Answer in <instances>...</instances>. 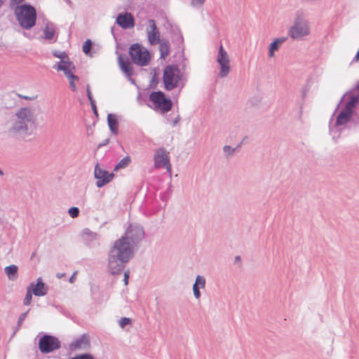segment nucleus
<instances>
[{"label":"nucleus","instance_id":"nucleus-1","mask_svg":"<svg viewBox=\"0 0 359 359\" xmlns=\"http://www.w3.org/2000/svg\"><path fill=\"white\" fill-rule=\"evenodd\" d=\"M15 116L17 119L13 121L8 132L11 134H27L29 128H32L36 121L33 110L29 107L19 109Z\"/></svg>","mask_w":359,"mask_h":359},{"label":"nucleus","instance_id":"nucleus-2","mask_svg":"<svg viewBox=\"0 0 359 359\" xmlns=\"http://www.w3.org/2000/svg\"><path fill=\"white\" fill-rule=\"evenodd\" d=\"M133 231V226L130 225L126 232V236L117 240L110 250L109 253L112 254V256L117 257V259L121 263L128 262L132 257L133 249L129 240L133 236L132 234Z\"/></svg>","mask_w":359,"mask_h":359},{"label":"nucleus","instance_id":"nucleus-3","mask_svg":"<svg viewBox=\"0 0 359 359\" xmlns=\"http://www.w3.org/2000/svg\"><path fill=\"white\" fill-rule=\"evenodd\" d=\"M311 33L309 22L302 11L296 13L293 25L288 30V35L292 39H302Z\"/></svg>","mask_w":359,"mask_h":359},{"label":"nucleus","instance_id":"nucleus-4","mask_svg":"<svg viewBox=\"0 0 359 359\" xmlns=\"http://www.w3.org/2000/svg\"><path fill=\"white\" fill-rule=\"evenodd\" d=\"M15 14L20 26L26 29H29L36 24V13L35 8L27 4L17 6Z\"/></svg>","mask_w":359,"mask_h":359},{"label":"nucleus","instance_id":"nucleus-5","mask_svg":"<svg viewBox=\"0 0 359 359\" xmlns=\"http://www.w3.org/2000/svg\"><path fill=\"white\" fill-rule=\"evenodd\" d=\"M132 62L140 67L147 66L151 60L150 52L140 43L132 44L128 50Z\"/></svg>","mask_w":359,"mask_h":359},{"label":"nucleus","instance_id":"nucleus-6","mask_svg":"<svg viewBox=\"0 0 359 359\" xmlns=\"http://www.w3.org/2000/svg\"><path fill=\"white\" fill-rule=\"evenodd\" d=\"M163 84L166 90H171L180 86L182 76L180 69L174 65L167 66L163 71Z\"/></svg>","mask_w":359,"mask_h":359},{"label":"nucleus","instance_id":"nucleus-7","mask_svg":"<svg viewBox=\"0 0 359 359\" xmlns=\"http://www.w3.org/2000/svg\"><path fill=\"white\" fill-rule=\"evenodd\" d=\"M149 100L153 104L154 109L160 113H167L172 109L171 100L166 97L161 91L152 92L149 95Z\"/></svg>","mask_w":359,"mask_h":359},{"label":"nucleus","instance_id":"nucleus-8","mask_svg":"<svg viewBox=\"0 0 359 359\" xmlns=\"http://www.w3.org/2000/svg\"><path fill=\"white\" fill-rule=\"evenodd\" d=\"M60 347V340L53 336L45 334L39 342V348L43 353L53 352Z\"/></svg>","mask_w":359,"mask_h":359},{"label":"nucleus","instance_id":"nucleus-9","mask_svg":"<svg viewBox=\"0 0 359 359\" xmlns=\"http://www.w3.org/2000/svg\"><path fill=\"white\" fill-rule=\"evenodd\" d=\"M217 62L220 66L219 75L220 77L226 76L230 72V59L229 54L221 44L217 56Z\"/></svg>","mask_w":359,"mask_h":359},{"label":"nucleus","instance_id":"nucleus-10","mask_svg":"<svg viewBox=\"0 0 359 359\" xmlns=\"http://www.w3.org/2000/svg\"><path fill=\"white\" fill-rule=\"evenodd\" d=\"M154 164L157 168H165L171 173V165L169 159V153L163 149H158L156 151L154 157Z\"/></svg>","mask_w":359,"mask_h":359},{"label":"nucleus","instance_id":"nucleus-11","mask_svg":"<svg viewBox=\"0 0 359 359\" xmlns=\"http://www.w3.org/2000/svg\"><path fill=\"white\" fill-rule=\"evenodd\" d=\"M94 174L95 177L97 180L96 182L97 187H102L108 184L114 177L113 173H109L108 172L101 169L99 167L98 163L95 165Z\"/></svg>","mask_w":359,"mask_h":359},{"label":"nucleus","instance_id":"nucleus-12","mask_svg":"<svg viewBox=\"0 0 359 359\" xmlns=\"http://www.w3.org/2000/svg\"><path fill=\"white\" fill-rule=\"evenodd\" d=\"M146 32L147 35L148 42L150 45H156L158 43L159 41L161 40L160 39V32L154 20H149L148 21V26L146 29Z\"/></svg>","mask_w":359,"mask_h":359},{"label":"nucleus","instance_id":"nucleus-13","mask_svg":"<svg viewBox=\"0 0 359 359\" xmlns=\"http://www.w3.org/2000/svg\"><path fill=\"white\" fill-rule=\"evenodd\" d=\"M116 23L123 29L133 28L135 26V20L131 13H120L116 20Z\"/></svg>","mask_w":359,"mask_h":359},{"label":"nucleus","instance_id":"nucleus-14","mask_svg":"<svg viewBox=\"0 0 359 359\" xmlns=\"http://www.w3.org/2000/svg\"><path fill=\"white\" fill-rule=\"evenodd\" d=\"M89 338L87 335H82L79 338L74 340L70 344V348L72 350L85 349L89 347Z\"/></svg>","mask_w":359,"mask_h":359},{"label":"nucleus","instance_id":"nucleus-15","mask_svg":"<svg viewBox=\"0 0 359 359\" xmlns=\"http://www.w3.org/2000/svg\"><path fill=\"white\" fill-rule=\"evenodd\" d=\"M123 264L117 259V257L112 256L109 253V269L112 274L120 272L123 269Z\"/></svg>","mask_w":359,"mask_h":359},{"label":"nucleus","instance_id":"nucleus-16","mask_svg":"<svg viewBox=\"0 0 359 359\" xmlns=\"http://www.w3.org/2000/svg\"><path fill=\"white\" fill-rule=\"evenodd\" d=\"M35 296H43L46 294L47 290L41 278H38L36 284L32 283L29 287Z\"/></svg>","mask_w":359,"mask_h":359},{"label":"nucleus","instance_id":"nucleus-17","mask_svg":"<svg viewBox=\"0 0 359 359\" xmlns=\"http://www.w3.org/2000/svg\"><path fill=\"white\" fill-rule=\"evenodd\" d=\"M118 64L121 69V70L128 76H131L133 74V67L131 65V63L124 56H119L118 57Z\"/></svg>","mask_w":359,"mask_h":359},{"label":"nucleus","instance_id":"nucleus-18","mask_svg":"<svg viewBox=\"0 0 359 359\" xmlns=\"http://www.w3.org/2000/svg\"><path fill=\"white\" fill-rule=\"evenodd\" d=\"M158 43L159 44L160 57L165 60L170 54V43L165 39H162Z\"/></svg>","mask_w":359,"mask_h":359},{"label":"nucleus","instance_id":"nucleus-19","mask_svg":"<svg viewBox=\"0 0 359 359\" xmlns=\"http://www.w3.org/2000/svg\"><path fill=\"white\" fill-rule=\"evenodd\" d=\"M58 69L62 71L67 76L74 74L75 67L71 62L62 60L58 65Z\"/></svg>","mask_w":359,"mask_h":359},{"label":"nucleus","instance_id":"nucleus-20","mask_svg":"<svg viewBox=\"0 0 359 359\" xmlns=\"http://www.w3.org/2000/svg\"><path fill=\"white\" fill-rule=\"evenodd\" d=\"M205 278L202 276H198L196 278L195 283L194 284V286H193L194 294L196 299H199V297L201 296L199 288L200 287L203 288L205 287Z\"/></svg>","mask_w":359,"mask_h":359},{"label":"nucleus","instance_id":"nucleus-21","mask_svg":"<svg viewBox=\"0 0 359 359\" xmlns=\"http://www.w3.org/2000/svg\"><path fill=\"white\" fill-rule=\"evenodd\" d=\"M352 114V111H348L346 109H344L339 114L337 118V125H343L348 121Z\"/></svg>","mask_w":359,"mask_h":359},{"label":"nucleus","instance_id":"nucleus-22","mask_svg":"<svg viewBox=\"0 0 359 359\" xmlns=\"http://www.w3.org/2000/svg\"><path fill=\"white\" fill-rule=\"evenodd\" d=\"M286 40V38L282 39H276L269 46V55L270 57L274 56V52L277 50L279 46Z\"/></svg>","mask_w":359,"mask_h":359},{"label":"nucleus","instance_id":"nucleus-23","mask_svg":"<svg viewBox=\"0 0 359 359\" xmlns=\"http://www.w3.org/2000/svg\"><path fill=\"white\" fill-rule=\"evenodd\" d=\"M107 121L108 125L114 134H116L118 133V122L116 118V116L113 114H109L107 116Z\"/></svg>","mask_w":359,"mask_h":359},{"label":"nucleus","instance_id":"nucleus-24","mask_svg":"<svg viewBox=\"0 0 359 359\" xmlns=\"http://www.w3.org/2000/svg\"><path fill=\"white\" fill-rule=\"evenodd\" d=\"M5 273L11 280H14L17 277L18 266L15 265H10L5 268Z\"/></svg>","mask_w":359,"mask_h":359},{"label":"nucleus","instance_id":"nucleus-25","mask_svg":"<svg viewBox=\"0 0 359 359\" xmlns=\"http://www.w3.org/2000/svg\"><path fill=\"white\" fill-rule=\"evenodd\" d=\"M359 102L358 96H352L350 100L346 104L345 109L353 112V109L356 106Z\"/></svg>","mask_w":359,"mask_h":359},{"label":"nucleus","instance_id":"nucleus-26","mask_svg":"<svg viewBox=\"0 0 359 359\" xmlns=\"http://www.w3.org/2000/svg\"><path fill=\"white\" fill-rule=\"evenodd\" d=\"M359 102L358 96H352L350 100L346 104L345 109L353 112V109L356 106Z\"/></svg>","mask_w":359,"mask_h":359},{"label":"nucleus","instance_id":"nucleus-27","mask_svg":"<svg viewBox=\"0 0 359 359\" xmlns=\"http://www.w3.org/2000/svg\"><path fill=\"white\" fill-rule=\"evenodd\" d=\"M130 158L128 156H126L118 162V163L115 166L114 170H116L118 169L125 168L130 163Z\"/></svg>","mask_w":359,"mask_h":359},{"label":"nucleus","instance_id":"nucleus-28","mask_svg":"<svg viewBox=\"0 0 359 359\" xmlns=\"http://www.w3.org/2000/svg\"><path fill=\"white\" fill-rule=\"evenodd\" d=\"M69 79L70 87L73 91H76V83L79 81V78L74 74L67 76Z\"/></svg>","mask_w":359,"mask_h":359},{"label":"nucleus","instance_id":"nucleus-29","mask_svg":"<svg viewBox=\"0 0 359 359\" xmlns=\"http://www.w3.org/2000/svg\"><path fill=\"white\" fill-rule=\"evenodd\" d=\"M44 36L46 39H52L55 35V31L53 28L46 27L43 30Z\"/></svg>","mask_w":359,"mask_h":359},{"label":"nucleus","instance_id":"nucleus-30","mask_svg":"<svg viewBox=\"0 0 359 359\" xmlns=\"http://www.w3.org/2000/svg\"><path fill=\"white\" fill-rule=\"evenodd\" d=\"M32 299V292L27 287V293L24 299V304L28 306L31 304Z\"/></svg>","mask_w":359,"mask_h":359},{"label":"nucleus","instance_id":"nucleus-31","mask_svg":"<svg viewBox=\"0 0 359 359\" xmlns=\"http://www.w3.org/2000/svg\"><path fill=\"white\" fill-rule=\"evenodd\" d=\"M91 46H92V43H91V41L90 39H87L83 45V51L86 53V54H88L89 53L90 49H91Z\"/></svg>","mask_w":359,"mask_h":359},{"label":"nucleus","instance_id":"nucleus-32","mask_svg":"<svg viewBox=\"0 0 359 359\" xmlns=\"http://www.w3.org/2000/svg\"><path fill=\"white\" fill-rule=\"evenodd\" d=\"M69 214L72 218L77 217L79 214V210L76 207H72L69 209Z\"/></svg>","mask_w":359,"mask_h":359},{"label":"nucleus","instance_id":"nucleus-33","mask_svg":"<svg viewBox=\"0 0 359 359\" xmlns=\"http://www.w3.org/2000/svg\"><path fill=\"white\" fill-rule=\"evenodd\" d=\"M71 359H94V358L91 354H81L77 355Z\"/></svg>","mask_w":359,"mask_h":359},{"label":"nucleus","instance_id":"nucleus-34","mask_svg":"<svg viewBox=\"0 0 359 359\" xmlns=\"http://www.w3.org/2000/svg\"><path fill=\"white\" fill-rule=\"evenodd\" d=\"M205 0H191V5L194 7H201Z\"/></svg>","mask_w":359,"mask_h":359},{"label":"nucleus","instance_id":"nucleus-35","mask_svg":"<svg viewBox=\"0 0 359 359\" xmlns=\"http://www.w3.org/2000/svg\"><path fill=\"white\" fill-rule=\"evenodd\" d=\"M131 320L128 318H122L119 321V325L121 327H124L126 325L130 324Z\"/></svg>","mask_w":359,"mask_h":359},{"label":"nucleus","instance_id":"nucleus-36","mask_svg":"<svg viewBox=\"0 0 359 359\" xmlns=\"http://www.w3.org/2000/svg\"><path fill=\"white\" fill-rule=\"evenodd\" d=\"M128 279H129V271H126L124 273V283L126 285L128 283Z\"/></svg>","mask_w":359,"mask_h":359},{"label":"nucleus","instance_id":"nucleus-37","mask_svg":"<svg viewBox=\"0 0 359 359\" xmlns=\"http://www.w3.org/2000/svg\"><path fill=\"white\" fill-rule=\"evenodd\" d=\"M137 236H140L142 234L143 231H142V229L141 228H139V227H137Z\"/></svg>","mask_w":359,"mask_h":359},{"label":"nucleus","instance_id":"nucleus-38","mask_svg":"<svg viewBox=\"0 0 359 359\" xmlns=\"http://www.w3.org/2000/svg\"><path fill=\"white\" fill-rule=\"evenodd\" d=\"M76 272H74V274L70 278V279H69L70 283L74 282V279L76 278Z\"/></svg>","mask_w":359,"mask_h":359},{"label":"nucleus","instance_id":"nucleus-39","mask_svg":"<svg viewBox=\"0 0 359 359\" xmlns=\"http://www.w3.org/2000/svg\"><path fill=\"white\" fill-rule=\"evenodd\" d=\"M353 60L355 62L359 60V49H358V53L355 55Z\"/></svg>","mask_w":359,"mask_h":359},{"label":"nucleus","instance_id":"nucleus-40","mask_svg":"<svg viewBox=\"0 0 359 359\" xmlns=\"http://www.w3.org/2000/svg\"><path fill=\"white\" fill-rule=\"evenodd\" d=\"M11 1L15 4H20V3L22 2L24 0H11Z\"/></svg>","mask_w":359,"mask_h":359},{"label":"nucleus","instance_id":"nucleus-41","mask_svg":"<svg viewBox=\"0 0 359 359\" xmlns=\"http://www.w3.org/2000/svg\"><path fill=\"white\" fill-rule=\"evenodd\" d=\"M229 149H230V147H229V146H225V147H224V151L225 152H227V151H229Z\"/></svg>","mask_w":359,"mask_h":359},{"label":"nucleus","instance_id":"nucleus-42","mask_svg":"<svg viewBox=\"0 0 359 359\" xmlns=\"http://www.w3.org/2000/svg\"><path fill=\"white\" fill-rule=\"evenodd\" d=\"M20 97H22L23 99L25 100H31V98L29 97H27V96H22V95H20Z\"/></svg>","mask_w":359,"mask_h":359},{"label":"nucleus","instance_id":"nucleus-43","mask_svg":"<svg viewBox=\"0 0 359 359\" xmlns=\"http://www.w3.org/2000/svg\"><path fill=\"white\" fill-rule=\"evenodd\" d=\"M6 0H0V7L4 4Z\"/></svg>","mask_w":359,"mask_h":359},{"label":"nucleus","instance_id":"nucleus-44","mask_svg":"<svg viewBox=\"0 0 359 359\" xmlns=\"http://www.w3.org/2000/svg\"><path fill=\"white\" fill-rule=\"evenodd\" d=\"M88 95L89 99L91 100V95L88 90Z\"/></svg>","mask_w":359,"mask_h":359},{"label":"nucleus","instance_id":"nucleus-45","mask_svg":"<svg viewBox=\"0 0 359 359\" xmlns=\"http://www.w3.org/2000/svg\"><path fill=\"white\" fill-rule=\"evenodd\" d=\"M236 261H240V257H236Z\"/></svg>","mask_w":359,"mask_h":359},{"label":"nucleus","instance_id":"nucleus-46","mask_svg":"<svg viewBox=\"0 0 359 359\" xmlns=\"http://www.w3.org/2000/svg\"><path fill=\"white\" fill-rule=\"evenodd\" d=\"M0 175H3V172L0 170Z\"/></svg>","mask_w":359,"mask_h":359}]
</instances>
